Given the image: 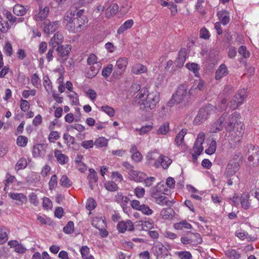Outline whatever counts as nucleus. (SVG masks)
<instances>
[{
    "mask_svg": "<svg viewBox=\"0 0 259 259\" xmlns=\"http://www.w3.org/2000/svg\"><path fill=\"white\" fill-rule=\"evenodd\" d=\"M240 167L239 162L230 160L226 166L224 173L225 176L227 178L235 176V174L239 169Z\"/></svg>",
    "mask_w": 259,
    "mask_h": 259,
    "instance_id": "nucleus-7",
    "label": "nucleus"
},
{
    "mask_svg": "<svg viewBox=\"0 0 259 259\" xmlns=\"http://www.w3.org/2000/svg\"><path fill=\"white\" fill-rule=\"evenodd\" d=\"M88 179L90 183H96L98 181V178L96 171L93 168H90Z\"/></svg>",
    "mask_w": 259,
    "mask_h": 259,
    "instance_id": "nucleus-36",
    "label": "nucleus"
},
{
    "mask_svg": "<svg viewBox=\"0 0 259 259\" xmlns=\"http://www.w3.org/2000/svg\"><path fill=\"white\" fill-rule=\"evenodd\" d=\"M104 187L106 190L111 192H114L118 190L117 185L113 181H108L104 184Z\"/></svg>",
    "mask_w": 259,
    "mask_h": 259,
    "instance_id": "nucleus-33",
    "label": "nucleus"
},
{
    "mask_svg": "<svg viewBox=\"0 0 259 259\" xmlns=\"http://www.w3.org/2000/svg\"><path fill=\"white\" fill-rule=\"evenodd\" d=\"M88 64L89 65H93L96 64H101L97 61V57L94 54H91L87 59Z\"/></svg>",
    "mask_w": 259,
    "mask_h": 259,
    "instance_id": "nucleus-52",
    "label": "nucleus"
},
{
    "mask_svg": "<svg viewBox=\"0 0 259 259\" xmlns=\"http://www.w3.org/2000/svg\"><path fill=\"white\" fill-rule=\"evenodd\" d=\"M38 12L33 16V19L36 21H42L46 19L49 16L50 8L48 6L43 7L42 4H38Z\"/></svg>",
    "mask_w": 259,
    "mask_h": 259,
    "instance_id": "nucleus-8",
    "label": "nucleus"
},
{
    "mask_svg": "<svg viewBox=\"0 0 259 259\" xmlns=\"http://www.w3.org/2000/svg\"><path fill=\"white\" fill-rule=\"evenodd\" d=\"M186 67L189 70L193 72L195 76L198 77L199 75V66L197 64L192 63H187L186 65Z\"/></svg>",
    "mask_w": 259,
    "mask_h": 259,
    "instance_id": "nucleus-35",
    "label": "nucleus"
},
{
    "mask_svg": "<svg viewBox=\"0 0 259 259\" xmlns=\"http://www.w3.org/2000/svg\"><path fill=\"white\" fill-rule=\"evenodd\" d=\"M101 67V64H96L91 66L88 69L86 72V76L89 78H92L98 73Z\"/></svg>",
    "mask_w": 259,
    "mask_h": 259,
    "instance_id": "nucleus-19",
    "label": "nucleus"
},
{
    "mask_svg": "<svg viewBox=\"0 0 259 259\" xmlns=\"http://www.w3.org/2000/svg\"><path fill=\"white\" fill-rule=\"evenodd\" d=\"M156 179L153 177H147V175L145 174V179L142 183H144V185L146 187H150L152 185L153 183L155 182Z\"/></svg>",
    "mask_w": 259,
    "mask_h": 259,
    "instance_id": "nucleus-54",
    "label": "nucleus"
},
{
    "mask_svg": "<svg viewBox=\"0 0 259 259\" xmlns=\"http://www.w3.org/2000/svg\"><path fill=\"white\" fill-rule=\"evenodd\" d=\"M117 228L120 233H124L126 231H133L135 230L133 223L130 220L120 221L117 225Z\"/></svg>",
    "mask_w": 259,
    "mask_h": 259,
    "instance_id": "nucleus-12",
    "label": "nucleus"
},
{
    "mask_svg": "<svg viewBox=\"0 0 259 259\" xmlns=\"http://www.w3.org/2000/svg\"><path fill=\"white\" fill-rule=\"evenodd\" d=\"M240 114L238 112L235 111L227 117V120L226 121V130L228 132H231L233 131L235 124L239 118Z\"/></svg>",
    "mask_w": 259,
    "mask_h": 259,
    "instance_id": "nucleus-9",
    "label": "nucleus"
},
{
    "mask_svg": "<svg viewBox=\"0 0 259 259\" xmlns=\"http://www.w3.org/2000/svg\"><path fill=\"white\" fill-rule=\"evenodd\" d=\"M147 92V89H142L133 100L132 104L134 106L140 107L146 100Z\"/></svg>",
    "mask_w": 259,
    "mask_h": 259,
    "instance_id": "nucleus-15",
    "label": "nucleus"
},
{
    "mask_svg": "<svg viewBox=\"0 0 259 259\" xmlns=\"http://www.w3.org/2000/svg\"><path fill=\"white\" fill-rule=\"evenodd\" d=\"M246 97V91L244 89L239 90L230 101V108L235 110L241 106L244 99Z\"/></svg>",
    "mask_w": 259,
    "mask_h": 259,
    "instance_id": "nucleus-5",
    "label": "nucleus"
},
{
    "mask_svg": "<svg viewBox=\"0 0 259 259\" xmlns=\"http://www.w3.org/2000/svg\"><path fill=\"white\" fill-rule=\"evenodd\" d=\"M172 212L173 210L170 207L164 208L161 210L160 214L163 219H167L172 217Z\"/></svg>",
    "mask_w": 259,
    "mask_h": 259,
    "instance_id": "nucleus-45",
    "label": "nucleus"
},
{
    "mask_svg": "<svg viewBox=\"0 0 259 259\" xmlns=\"http://www.w3.org/2000/svg\"><path fill=\"white\" fill-rule=\"evenodd\" d=\"M228 117V113L224 112L219 119L211 125V132L217 133L223 129L224 122Z\"/></svg>",
    "mask_w": 259,
    "mask_h": 259,
    "instance_id": "nucleus-10",
    "label": "nucleus"
},
{
    "mask_svg": "<svg viewBox=\"0 0 259 259\" xmlns=\"http://www.w3.org/2000/svg\"><path fill=\"white\" fill-rule=\"evenodd\" d=\"M75 13L68 11L66 13L63 22L66 29L72 33H76L81 31L84 25V21L82 19L74 18Z\"/></svg>",
    "mask_w": 259,
    "mask_h": 259,
    "instance_id": "nucleus-2",
    "label": "nucleus"
},
{
    "mask_svg": "<svg viewBox=\"0 0 259 259\" xmlns=\"http://www.w3.org/2000/svg\"><path fill=\"white\" fill-rule=\"evenodd\" d=\"M189 238L190 239V244L193 245H197L198 244H201L202 242V239L200 235L198 233L188 232Z\"/></svg>",
    "mask_w": 259,
    "mask_h": 259,
    "instance_id": "nucleus-21",
    "label": "nucleus"
},
{
    "mask_svg": "<svg viewBox=\"0 0 259 259\" xmlns=\"http://www.w3.org/2000/svg\"><path fill=\"white\" fill-rule=\"evenodd\" d=\"M193 88H191L188 91V87L186 84H182L178 86L176 93L174 94L171 99L168 102L169 106H172L175 104H179L182 103L186 105L191 98V96L193 95Z\"/></svg>",
    "mask_w": 259,
    "mask_h": 259,
    "instance_id": "nucleus-1",
    "label": "nucleus"
},
{
    "mask_svg": "<svg viewBox=\"0 0 259 259\" xmlns=\"http://www.w3.org/2000/svg\"><path fill=\"white\" fill-rule=\"evenodd\" d=\"M227 178V184L228 186L238 185L239 184V179L238 176H233Z\"/></svg>",
    "mask_w": 259,
    "mask_h": 259,
    "instance_id": "nucleus-50",
    "label": "nucleus"
},
{
    "mask_svg": "<svg viewBox=\"0 0 259 259\" xmlns=\"http://www.w3.org/2000/svg\"><path fill=\"white\" fill-rule=\"evenodd\" d=\"M92 224L99 230H103L106 227V223L102 218H94L92 221Z\"/></svg>",
    "mask_w": 259,
    "mask_h": 259,
    "instance_id": "nucleus-23",
    "label": "nucleus"
},
{
    "mask_svg": "<svg viewBox=\"0 0 259 259\" xmlns=\"http://www.w3.org/2000/svg\"><path fill=\"white\" fill-rule=\"evenodd\" d=\"M217 15L220 22L224 25L227 24L230 21V15L228 11L223 10L217 13Z\"/></svg>",
    "mask_w": 259,
    "mask_h": 259,
    "instance_id": "nucleus-20",
    "label": "nucleus"
},
{
    "mask_svg": "<svg viewBox=\"0 0 259 259\" xmlns=\"http://www.w3.org/2000/svg\"><path fill=\"white\" fill-rule=\"evenodd\" d=\"M74 223L72 221H69L67 225L63 228V231L66 234H71L73 232Z\"/></svg>",
    "mask_w": 259,
    "mask_h": 259,
    "instance_id": "nucleus-56",
    "label": "nucleus"
},
{
    "mask_svg": "<svg viewBox=\"0 0 259 259\" xmlns=\"http://www.w3.org/2000/svg\"><path fill=\"white\" fill-rule=\"evenodd\" d=\"M169 130V124L168 123H164L159 127L157 133L158 135H164L168 133Z\"/></svg>",
    "mask_w": 259,
    "mask_h": 259,
    "instance_id": "nucleus-44",
    "label": "nucleus"
},
{
    "mask_svg": "<svg viewBox=\"0 0 259 259\" xmlns=\"http://www.w3.org/2000/svg\"><path fill=\"white\" fill-rule=\"evenodd\" d=\"M187 133L186 128H183L177 135L175 139V143L177 146H180L183 144L185 136Z\"/></svg>",
    "mask_w": 259,
    "mask_h": 259,
    "instance_id": "nucleus-28",
    "label": "nucleus"
},
{
    "mask_svg": "<svg viewBox=\"0 0 259 259\" xmlns=\"http://www.w3.org/2000/svg\"><path fill=\"white\" fill-rule=\"evenodd\" d=\"M44 80V86L47 92L49 93L51 92L52 87V83L51 80L49 79L48 76L44 77L43 78Z\"/></svg>",
    "mask_w": 259,
    "mask_h": 259,
    "instance_id": "nucleus-53",
    "label": "nucleus"
},
{
    "mask_svg": "<svg viewBox=\"0 0 259 259\" xmlns=\"http://www.w3.org/2000/svg\"><path fill=\"white\" fill-rule=\"evenodd\" d=\"M55 156L58 162L61 164H64L67 162L68 157L67 155L62 154L60 151L57 150L55 151Z\"/></svg>",
    "mask_w": 259,
    "mask_h": 259,
    "instance_id": "nucleus-25",
    "label": "nucleus"
},
{
    "mask_svg": "<svg viewBox=\"0 0 259 259\" xmlns=\"http://www.w3.org/2000/svg\"><path fill=\"white\" fill-rule=\"evenodd\" d=\"M4 52L8 56H11L12 54L13 49L10 42H7L4 48Z\"/></svg>",
    "mask_w": 259,
    "mask_h": 259,
    "instance_id": "nucleus-64",
    "label": "nucleus"
},
{
    "mask_svg": "<svg viewBox=\"0 0 259 259\" xmlns=\"http://www.w3.org/2000/svg\"><path fill=\"white\" fill-rule=\"evenodd\" d=\"M7 229L4 226H0V244H3L8 240Z\"/></svg>",
    "mask_w": 259,
    "mask_h": 259,
    "instance_id": "nucleus-31",
    "label": "nucleus"
},
{
    "mask_svg": "<svg viewBox=\"0 0 259 259\" xmlns=\"http://www.w3.org/2000/svg\"><path fill=\"white\" fill-rule=\"evenodd\" d=\"M229 73L228 69L225 64H222L217 69L215 73V79L220 80Z\"/></svg>",
    "mask_w": 259,
    "mask_h": 259,
    "instance_id": "nucleus-18",
    "label": "nucleus"
},
{
    "mask_svg": "<svg viewBox=\"0 0 259 259\" xmlns=\"http://www.w3.org/2000/svg\"><path fill=\"white\" fill-rule=\"evenodd\" d=\"M72 47L71 45H65L58 46L56 49L58 55L61 57L64 61L67 60Z\"/></svg>",
    "mask_w": 259,
    "mask_h": 259,
    "instance_id": "nucleus-11",
    "label": "nucleus"
},
{
    "mask_svg": "<svg viewBox=\"0 0 259 259\" xmlns=\"http://www.w3.org/2000/svg\"><path fill=\"white\" fill-rule=\"evenodd\" d=\"M228 103L227 100L226 98H223L222 99L221 103L218 105V107H216V110L217 109L219 111H223L227 109L228 107Z\"/></svg>",
    "mask_w": 259,
    "mask_h": 259,
    "instance_id": "nucleus-48",
    "label": "nucleus"
},
{
    "mask_svg": "<svg viewBox=\"0 0 259 259\" xmlns=\"http://www.w3.org/2000/svg\"><path fill=\"white\" fill-rule=\"evenodd\" d=\"M27 161L25 158L22 157L20 158L17 162L15 168L17 170L25 168L27 166Z\"/></svg>",
    "mask_w": 259,
    "mask_h": 259,
    "instance_id": "nucleus-41",
    "label": "nucleus"
},
{
    "mask_svg": "<svg viewBox=\"0 0 259 259\" xmlns=\"http://www.w3.org/2000/svg\"><path fill=\"white\" fill-rule=\"evenodd\" d=\"M107 140L104 137H100L94 142V145L99 147H103L107 145Z\"/></svg>",
    "mask_w": 259,
    "mask_h": 259,
    "instance_id": "nucleus-43",
    "label": "nucleus"
},
{
    "mask_svg": "<svg viewBox=\"0 0 259 259\" xmlns=\"http://www.w3.org/2000/svg\"><path fill=\"white\" fill-rule=\"evenodd\" d=\"M145 215H149L153 213V211L147 205L142 204L141 209L140 210Z\"/></svg>",
    "mask_w": 259,
    "mask_h": 259,
    "instance_id": "nucleus-63",
    "label": "nucleus"
},
{
    "mask_svg": "<svg viewBox=\"0 0 259 259\" xmlns=\"http://www.w3.org/2000/svg\"><path fill=\"white\" fill-rule=\"evenodd\" d=\"M226 255L231 259H239L240 254L234 249H229L225 251Z\"/></svg>",
    "mask_w": 259,
    "mask_h": 259,
    "instance_id": "nucleus-34",
    "label": "nucleus"
},
{
    "mask_svg": "<svg viewBox=\"0 0 259 259\" xmlns=\"http://www.w3.org/2000/svg\"><path fill=\"white\" fill-rule=\"evenodd\" d=\"M127 59L125 57L119 58L116 62L115 67L120 70L119 74L120 75L123 72L127 65Z\"/></svg>",
    "mask_w": 259,
    "mask_h": 259,
    "instance_id": "nucleus-24",
    "label": "nucleus"
},
{
    "mask_svg": "<svg viewBox=\"0 0 259 259\" xmlns=\"http://www.w3.org/2000/svg\"><path fill=\"white\" fill-rule=\"evenodd\" d=\"M164 185L163 184L159 183L157 184L154 187L151 188L150 192H155L158 193L163 194Z\"/></svg>",
    "mask_w": 259,
    "mask_h": 259,
    "instance_id": "nucleus-51",
    "label": "nucleus"
},
{
    "mask_svg": "<svg viewBox=\"0 0 259 259\" xmlns=\"http://www.w3.org/2000/svg\"><path fill=\"white\" fill-rule=\"evenodd\" d=\"M119 7L116 4L110 5L105 11V16L107 18H110L114 16L118 11Z\"/></svg>",
    "mask_w": 259,
    "mask_h": 259,
    "instance_id": "nucleus-22",
    "label": "nucleus"
},
{
    "mask_svg": "<svg viewBox=\"0 0 259 259\" xmlns=\"http://www.w3.org/2000/svg\"><path fill=\"white\" fill-rule=\"evenodd\" d=\"M132 71L134 74H139L146 72L147 68L143 65L137 64L132 67Z\"/></svg>",
    "mask_w": 259,
    "mask_h": 259,
    "instance_id": "nucleus-29",
    "label": "nucleus"
},
{
    "mask_svg": "<svg viewBox=\"0 0 259 259\" xmlns=\"http://www.w3.org/2000/svg\"><path fill=\"white\" fill-rule=\"evenodd\" d=\"M10 27L8 22L0 17V31L3 33H5L7 32Z\"/></svg>",
    "mask_w": 259,
    "mask_h": 259,
    "instance_id": "nucleus-40",
    "label": "nucleus"
},
{
    "mask_svg": "<svg viewBox=\"0 0 259 259\" xmlns=\"http://www.w3.org/2000/svg\"><path fill=\"white\" fill-rule=\"evenodd\" d=\"M42 24L44 25V31L45 33L50 34L55 32L58 28L59 22L58 21L53 22L46 21Z\"/></svg>",
    "mask_w": 259,
    "mask_h": 259,
    "instance_id": "nucleus-14",
    "label": "nucleus"
},
{
    "mask_svg": "<svg viewBox=\"0 0 259 259\" xmlns=\"http://www.w3.org/2000/svg\"><path fill=\"white\" fill-rule=\"evenodd\" d=\"M57 185V177L56 175L52 176L49 183V189L52 190L56 187Z\"/></svg>",
    "mask_w": 259,
    "mask_h": 259,
    "instance_id": "nucleus-58",
    "label": "nucleus"
},
{
    "mask_svg": "<svg viewBox=\"0 0 259 259\" xmlns=\"http://www.w3.org/2000/svg\"><path fill=\"white\" fill-rule=\"evenodd\" d=\"M238 53L245 58H248L250 56L249 52L247 51L246 48L243 46H241L239 48Z\"/></svg>",
    "mask_w": 259,
    "mask_h": 259,
    "instance_id": "nucleus-62",
    "label": "nucleus"
},
{
    "mask_svg": "<svg viewBox=\"0 0 259 259\" xmlns=\"http://www.w3.org/2000/svg\"><path fill=\"white\" fill-rule=\"evenodd\" d=\"M134 24L133 20L130 19L126 21L117 30V33L119 34L123 33L126 30L130 29L132 27Z\"/></svg>",
    "mask_w": 259,
    "mask_h": 259,
    "instance_id": "nucleus-26",
    "label": "nucleus"
},
{
    "mask_svg": "<svg viewBox=\"0 0 259 259\" xmlns=\"http://www.w3.org/2000/svg\"><path fill=\"white\" fill-rule=\"evenodd\" d=\"M217 148V143L215 140H212L209 145V147L205 150V153L207 154L211 155L213 154Z\"/></svg>",
    "mask_w": 259,
    "mask_h": 259,
    "instance_id": "nucleus-42",
    "label": "nucleus"
},
{
    "mask_svg": "<svg viewBox=\"0 0 259 259\" xmlns=\"http://www.w3.org/2000/svg\"><path fill=\"white\" fill-rule=\"evenodd\" d=\"M28 142V139L26 137L19 136L17 139V143L18 145L21 147H25Z\"/></svg>",
    "mask_w": 259,
    "mask_h": 259,
    "instance_id": "nucleus-57",
    "label": "nucleus"
},
{
    "mask_svg": "<svg viewBox=\"0 0 259 259\" xmlns=\"http://www.w3.org/2000/svg\"><path fill=\"white\" fill-rule=\"evenodd\" d=\"M131 180L136 182H142L145 178V173L141 171L132 170L128 172Z\"/></svg>",
    "mask_w": 259,
    "mask_h": 259,
    "instance_id": "nucleus-16",
    "label": "nucleus"
},
{
    "mask_svg": "<svg viewBox=\"0 0 259 259\" xmlns=\"http://www.w3.org/2000/svg\"><path fill=\"white\" fill-rule=\"evenodd\" d=\"M101 110L111 117H112L114 115L115 110L113 108L111 107L108 106H102Z\"/></svg>",
    "mask_w": 259,
    "mask_h": 259,
    "instance_id": "nucleus-60",
    "label": "nucleus"
},
{
    "mask_svg": "<svg viewBox=\"0 0 259 259\" xmlns=\"http://www.w3.org/2000/svg\"><path fill=\"white\" fill-rule=\"evenodd\" d=\"M249 194L247 193H243L240 197V202L242 207L245 209H247L249 206L250 203L249 202Z\"/></svg>",
    "mask_w": 259,
    "mask_h": 259,
    "instance_id": "nucleus-27",
    "label": "nucleus"
},
{
    "mask_svg": "<svg viewBox=\"0 0 259 259\" xmlns=\"http://www.w3.org/2000/svg\"><path fill=\"white\" fill-rule=\"evenodd\" d=\"M156 255L157 257L161 256V257L167 255V249L163 245L161 246L156 247L155 252Z\"/></svg>",
    "mask_w": 259,
    "mask_h": 259,
    "instance_id": "nucleus-46",
    "label": "nucleus"
},
{
    "mask_svg": "<svg viewBox=\"0 0 259 259\" xmlns=\"http://www.w3.org/2000/svg\"><path fill=\"white\" fill-rule=\"evenodd\" d=\"M205 139V135L204 133L201 132L199 133V134L197 136V138L195 142V145H199V146H202V144L204 141Z\"/></svg>",
    "mask_w": 259,
    "mask_h": 259,
    "instance_id": "nucleus-61",
    "label": "nucleus"
},
{
    "mask_svg": "<svg viewBox=\"0 0 259 259\" xmlns=\"http://www.w3.org/2000/svg\"><path fill=\"white\" fill-rule=\"evenodd\" d=\"M26 9L21 5L17 4L13 8V12L17 16H23L26 14Z\"/></svg>",
    "mask_w": 259,
    "mask_h": 259,
    "instance_id": "nucleus-30",
    "label": "nucleus"
},
{
    "mask_svg": "<svg viewBox=\"0 0 259 259\" xmlns=\"http://www.w3.org/2000/svg\"><path fill=\"white\" fill-rule=\"evenodd\" d=\"M60 184L63 187L68 188L72 186V183L66 175H63L60 180Z\"/></svg>",
    "mask_w": 259,
    "mask_h": 259,
    "instance_id": "nucleus-39",
    "label": "nucleus"
},
{
    "mask_svg": "<svg viewBox=\"0 0 259 259\" xmlns=\"http://www.w3.org/2000/svg\"><path fill=\"white\" fill-rule=\"evenodd\" d=\"M96 202L93 198H90L88 199V201H87V202L86 204V208L88 210L91 211V210H93L96 207Z\"/></svg>",
    "mask_w": 259,
    "mask_h": 259,
    "instance_id": "nucleus-59",
    "label": "nucleus"
},
{
    "mask_svg": "<svg viewBox=\"0 0 259 259\" xmlns=\"http://www.w3.org/2000/svg\"><path fill=\"white\" fill-rule=\"evenodd\" d=\"M113 66L112 64H109L107 67H104L102 71V75L105 78H107L109 76L113 70Z\"/></svg>",
    "mask_w": 259,
    "mask_h": 259,
    "instance_id": "nucleus-49",
    "label": "nucleus"
},
{
    "mask_svg": "<svg viewBox=\"0 0 259 259\" xmlns=\"http://www.w3.org/2000/svg\"><path fill=\"white\" fill-rule=\"evenodd\" d=\"M187 50L185 48H181L178 53V60L180 64H183L186 60Z\"/></svg>",
    "mask_w": 259,
    "mask_h": 259,
    "instance_id": "nucleus-37",
    "label": "nucleus"
},
{
    "mask_svg": "<svg viewBox=\"0 0 259 259\" xmlns=\"http://www.w3.org/2000/svg\"><path fill=\"white\" fill-rule=\"evenodd\" d=\"M215 110V107L210 104L201 108L194 119V122L196 124H200L207 119L209 115L214 113Z\"/></svg>",
    "mask_w": 259,
    "mask_h": 259,
    "instance_id": "nucleus-4",
    "label": "nucleus"
},
{
    "mask_svg": "<svg viewBox=\"0 0 259 259\" xmlns=\"http://www.w3.org/2000/svg\"><path fill=\"white\" fill-rule=\"evenodd\" d=\"M153 126L152 125H147L142 126L141 128H136L137 131H139V134L143 135L146 133H148L152 130Z\"/></svg>",
    "mask_w": 259,
    "mask_h": 259,
    "instance_id": "nucleus-55",
    "label": "nucleus"
},
{
    "mask_svg": "<svg viewBox=\"0 0 259 259\" xmlns=\"http://www.w3.org/2000/svg\"><path fill=\"white\" fill-rule=\"evenodd\" d=\"M172 162V160L167 156L160 155L158 159L156 160L154 165L156 167H159L160 165L164 168H167Z\"/></svg>",
    "mask_w": 259,
    "mask_h": 259,
    "instance_id": "nucleus-13",
    "label": "nucleus"
},
{
    "mask_svg": "<svg viewBox=\"0 0 259 259\" xmlns=\"http://www.w3.org/2000/svg\"><path fill=\"white\" fill-rule=\"evenodd\" d=\"M192 226L186 221H181L174 225V228L177 230H182L183 228L190 229Z\"/></svg>",
    "mask_w": 259,
    "mask_h": 259,
    "instance_id": "nucleus-38",
    "label": "nucleus"
},
{
    "mask_svg": "<svg viewBox=\"0 0 259 259\" xmlns=\"http://www.w3.org/2000/svg\"><path fill=\"white\" fill-rule=\"evenodd\" d=\"M33 155L37 157L45 155V151L43 149V146L41 144L35 146L33 147Z\"/></svg>",
    "mask_w": 259,
    "mask_h": 259,
    "instance_id": "nucleus-32",
    "label": "nucleus"
},
{
    "mask_svg": "<svg viewBox=\"0 0 259 259\" xmlns=\"http://www.w3.org/2000/svg\"><path fill=\"white\" fill-rule=\"evenodd\" d=\"M160 100L159 94L156 92H152L148 93L146 95V100L141 105V109L145 110L147 111H150L154 109L156 104Z\"/></svg>",
    "mask_w": 259,
    "mask_h": 259,
    "instance_id": "nucleus-3",
    "label": "nucleus"
},
{
    "mask_svg": "<svg viewBox=\"0 0 259 259\" xmlns=\"http://www.w3.org/2000/svg\"><path fill=\"white\" fill-rule=\"evenodd\" d=\"M9 197L12 199L17 201V204L18 205H21L27 202V197L23 193L11 192L8 194Z\"/></svg>",
    "mask_w": 259,
    "mask_h": 259,
    "instance_id": "nucleus-17",
    "label": "nucleus"
},
{
    "mask_svg": "<svg viewBox=\"0 0 259 259\" xmlns=\"http://www.w3.org/2000/svg\"><path fill=\"white\" fill-rule=\"evenodd\" d=\"M176 254L181 259H191L192 257L191 253L187 251H178Z\"/></svg>",
    "mask_w": 259,
    "mask_h": 259,
    "instance_id": "nucleus-47",
    "label": "nucleus"
},
{
    "mask_svg": "<svg viewBox=\"0 0 259 259\" xmlns=\"http://www.w3.org/2000/svg\"><path fill=\"white\" fill-rule=\"evenodd\" d=\"M248 156V160L252 161L253 166H257L259 163V147L250 145L247 153Z\"/></svg>",
    "mask_w": 259,
    "mask_h": 259,
    "instance_id": "nucleus-6",
    "label": "nucleus"
}]
</instances>
